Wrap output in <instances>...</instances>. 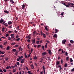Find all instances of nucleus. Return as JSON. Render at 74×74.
<instances>
[{
	"label": "nucleus",
	"mask_w": 74,
	"mask_h": 74,
	"mask_svg": "<svg viewBox=\"0 0 74 74\" xmlns=\"http://www.w3.org/2000/svg\"><path fill=\"white\" fill-rule=\"evenodd\" d=\"M41 47V46L40 45H38L37 46V48H39V47Z\"/></svg>",
	"instance_id": "obj_45"
},
{
	"label": "nucleus",
	"mask_w": 74,
	"mask_h": 74,
	"mask_svg": "<svg viewBox=\"0 0 74 74\" xmlns=\"http://www.w3.org/2000/svg\"><path fill=\"white\" fill-rule=\"evenodd\" d=\"M6 69H9V66H7L6 68Z\"/></svg>",
	"instance_id": "obj_64"
},
{
	"label": "nucleus",
	"mask_w": 74,
	"mask_h": 74,
	"mask_svg": "<svg viewBox=\"0 0 74 74\" xmlns=\"http://www.w3.org/2000/svg\"><path fill=\"white\" fill-rule=\"evenodd\" d=\"M66 40L65 39L62 40V43L63 44H65V43H66Z\"/></svg>",
	"instance_id": "obj_3"
},
{
	"label": "nucleus",
	"mask_w": 74,
	"mask_h": 74,
	"mask_svg": "<svg viewBox=\"0 0 74 74\" xmlns=\"http://www.w3.org/2000/svg\"><path fill=\"white\" fill-rule=\"evenodd\" d=\"M47 51H48V53H49V55H51V54H52V52L51 50H48Z\"/></svg>",
	"instance_id": "obj_7"
},
{
	"label": "nucleus",
	"mask_w": 74,
	"mask_h": 74,
	"mask_svg": "<svg viewBox=\"0 0 74 74\" xmlns=\"http://www.w3.org/2000/svg\"><path fill=\"white\" fill-rule=\"evenodd\" d=\"M16 30H20V29H19V26H18L17 27Z\"/></svg>",
	"instance_id": "obj_23"
},
{
	"label": "nucleus",
	"mask_w": 74,
	"mask_h": 74,
	"mask_svg": "<svg viewBox=\"0 0 74 74\" xmlns=\"http://www.w3.org/2000/svg\"><path fill=\"white\" fill-rule=\"evenodd\" d=\"M24 8H25V5H23L22 6V9H24Z\"/></svg>",
	"instance_id": "obj_29"
},
{
	"label": "nucleus",
	"mask_w": 74,
	"mask_h": 74,
	"mask_svg": "<svg viewBox=\"0 0 74 74\" xmlns=\"http://www.w3.org/2000/svg\"><path fill=\"white\" fill-rule=\"evenodd\" d=\"M57 37H58L57 34H54V36H53V37H54V38H57Z\"/></svg>",
	"instance_id": "obj_9"
},
{
	"label": "nucleus",
	"mask_w": 74,
	"mask_h": 74,
	"mask_svg": "<svg viewBox=\"0 0 74 74\" xmlns=\"http://www.w3.org/2000/svg\"><path fill=\"white\" fill-rule=\"evenodd\" d=\"M36 44H39V41H36Z\"/></svg>",
	"instance_id": "obj_50"
},
{
	"label": "nucleus",
	"mask_w": 74,
	"mask_h": 74,
	"mask_svg": "<svg viewBox=\"0 0 74 74\" xmlns=\"http://www.w3.org/2000/svg\"><path fill=\"white\" fill-rule=\"evenodd\" d=\"M60 64V62H59V61H58L57 62H56V65H58Z\"/></svg>",
	"instance_id": "obj_13"
},
{
	"label": "nucleus",
	"mask_w": 74,
	"mask_h": 74,
	"mask_svg": "<svg viewBox=\"0 0 74 74\" xmlns=\"http://www.w3.org/2000/svg\"><path fill=\"white\" fill-rule=\"evenodd\" d=\"M12 23V22L11 21H9L8 23V24L9 25H11Z\"/></svg>",
	"instance_id": "obj_5"
},
{
	"label": "nucleus",
	"mask_w": 74,
	"mask_h": 74,
	"mask_svg": "<svg viewBox=\"0 0 74 74\" xmlns=\"http://www.w3.org/2000/svg\"><path fill=\"white\" fill-rule=\"evenodd\" d=\"M16 41H19V40H20V38H17L16 40Z\"/></svg>",
	"instance_id": "obj_26"
},
{
	"label": "nucleus",
	"mask_w": 74,
	"mask_h": 74,
	"mask_svg": "<svg viewBox=\"0 0 74 74\" xmlns=\"http://www.w3.org/2000/svg\"><path fill=\"white\" fill-rule=\"evenodd\" d=\"M31 36V34H29L28 36H26V38H28V39H30L31 38V37L30 36Z\"/></svg>",
	"instance_id": "obj_4"
},
{
	"label": "nucleus",
	"mask_w": 74,
	"mask_h": 74,
	"mask_svg": "<svg viewBox=\"0 0 74 74\" xmlns=\"http://www.w3.org/2000/svg\"><path fill=\"white\" fill-rule=\"evenodd\" d=\"M42 48L43 50H44V46H42Z\"/></svg>",
	"instance_id": "obj_53"
},
{
	"label": "nucleus",
	"mask_w": 74,
	"mask_h": 74,
	"mask_svg": "<svg viewBox=\"0 0 74 74\" xmlns=\"http://www.w3.org/2000/svg\"><path fill=\"white\" fill-rule=\"evenodd\" d=\"M45 29L47 31H48V27H47V26L45 27Z\"/></svg>",
	"instance_id": "obj_27"
},
{
	"label": "nucleus",
	"mask_w": 74,
	"mask_h": 74,
	"mask_svg": "<svg viewBox=\"0 0 74 74\" xmlns=\"http://www.w3.org/2000/svg\"><path fill=\"white\" fill-rule=\"evenodd\" d=\"M11 67L12 68V69H14V68L15 67V66H12Z\"/></svg>",
	"instance_id": "obj_52"
},
{
	"label": "nucleus",
	"mask_w": 74,
	"mask_h": 74,
	"mask_svg": "<svg viewBox=\"0 0 74 74\" xmlns=\"http://www.w3.org/2000/svg\"><path fill=\"white\" fill-rule=\"evenodd\" d=\"M7 42L6 41L3 44L4 45H5V44H7Z\"/></svg>",
	"instance_id": "obj_43"
},
{
	"label": "nucleus",
	"mask_w": 74,
	"mask_h": 74,
	"mask_svg": "<svg viewBox=\"0 0 74 74\" xmlns=\"http://www.w3.org/2000/svg\"><path fill=\"white\" fill-rule=\"evenodd\" d=\"M33 49L31 48L30 50L31 53H32V52H33Z\"/></svg>",
	"instance_id": "obj_28"
},
{
	"label": "nucleus",
	"mask_w": 74,
	"mask_h": 74,
	"mask_svg": "<svg viewBox=\"0 0 74 74\" xmlns=\"http://www.w3.org/2000/svg\"><path fill=\"white\" fill-rule=\"evenodd\" d=\"M34 35H35V34H36V31H34L33 32Z\"/></svg>",
	"instance_id": "obj_36"
},
{
	"label": "nucleus",
	"mask_w": 74,
	"mask_h": 74,
	"mask_svg": "<svg viewBox=\"0 0 74 74\" xmlns=\"http://www.w3.org/2000/svg\"><path fill=\"white\" fill-rule=\"evenodd\" d=\"M8 33H12V31H8Z\"/></svg>",
	"instance_id": "obj_47"
},
{
	"label": "nucleus",
	"mask_w": 74,
	"mask_h": 74,
	"mask_svg": "<svg viewBox=\"0 0 74 74\" xmlns=\"http://www.w3.org/2000/svg\"><path fill=\"white\" fill-rule=\"evenodd\" d=\"M25 58H27V56L26 55L25 53Z\"/></svg>",
	"instance_id": "obj_32"
},
{
	"label": "nucleus",
	"mask_w": 74,
	"mask_h": 74,
	"mask_svg": "<svg viewBox=\"0 0 74 74\" xmlns=\"http://www.w3.org/2000/svg\"><path fill=\"white\" fill-rule=\"evenodd\" d=\"M42 31H41V32H40V35H41V36H42Z\"/></svg>",
	"instance_id": "obj_51"
},
{
	"label": "nucleus",
	"mask_w": 74,
	"mask_h": 74,
	"mask_svg": "<svg viewBox=\"0 0 74 74\" xmlns=\"http://www.w3.org/2000/svg\"><path fill=\"white\" fill-rule=\"evenodd\" d=\"M47 58H48L47 59L48 60H50L51 59L50 57H47Z\"/></svg>",
	"instance_id": "obj_41"
},
{
	"label": "nucleus",
	"mask_w": 74,
	"mask_h": 74,
	"mask_svg": "<svg viewBox=\"0 0 74 74\" xmlns=\"http://www.w3.org/2000/svg\"><path fill=\"white\" fill-rule=\"evenodd\" d=\"M18 58L17 59V61H19V60H20L21 61L22 60V58H23V56H21V57L18 56Z\"/></svg>",
	"instance_id": "obj_2"
},
{
	"label": "nucleus",
	"mask_w": 74,
	"mask_h": 74,
	"mask_svg": "<svg viewBox=\"0 0 74 74\" xmlns=\"http://www.w3.org/2000/svg\"><path fill=\"white\" fill-rule=\"evenodd\" d=\"M68 54V53H67V52H65V56H67V54Z\"/></svg>",
	"instance_id": "obj_48"
},
{
	"label": "nucleus",
	"mask_w": 74,
	"mask_h": 74,
	"mask_svg": "<svg viewBox=\"0 0 74 74\" xmlns=\"http://www.w3.org/2000/svg\"><path fill=\"white\" fill-rule=\"evenodd\" d=\"M43 73H44L42 71H41L40 72V74H43Z\"/></svg>",
	"instance_id": "obj_40"
},
{
	"label": "nucleus",
	"mask_w": 74,
	"mask_h": 74,
	"mask_svg": "<svg viewBox=\"0 0 74 74\" xmlns=\"http://www.w3.org/2000/svg\"><path fill=\"white\" fill-rule=\"evenodd\" d=\"M9 49H10V47L9 46H8L7 47V48L6 49V50H9Z\"/></svg>",
	"instance_id": "obj_25"
},
{
	"label": "nucleus",
	"mask_w": 74,
	"mask_h": 74,
	"mask_svg": "<svg viewBox=\"0 0 74 74\" xmlns=\"http://www.w3.org/2000/svg\"><path fill=\"white\" fill-rule=\"evenodd\" d=\"M42 68L43 70H45V67H44V66H42Z\"/></svg>",
	"instance_id": "obj_44"
},
{
	"label": "nucleus",
	"mask_w": 74,
	"mask_h": 74,
	"mask_svg": "<svg viewBox=\"0 0 74 74\" xmlns=\"http://www.w3.org/2000/svg\"><path fill=\"white\" fill-rule=\"evenodd\" d=\"M18 45H16L15 46V47H18Z\"/></svg>",
	"instance_id": "obj_62"
},
{
	"label": "nucleus",
	"mask_w": 74,
	"mask_h": 74,
	"mask_svg": "<svg viewBox=\"0 0 74 74\" xmlns=\"http://www.w3.org/2000/svg\"><path fill=\"white\" fill-rule=\"evenodd\" d=\"M43 38H46V35H45V34H43Z\"/></svg>",
	"instance_id": "obj_20"
},
{
	"label": "nucleus",
	"mask_w": 74,
	"mask_h": 74,
	"mask_svg": "<svg viewBox=\"0 0 74 74\" xmlns=\"http://www.w3.org/2000/svg\"><path fill=\"white\" fill-rule=\"evenodd\" d=\"M67 66V64L66 63L65 64L64 66L65 67H66Z\"/></svg>",
	"instance_id": "obj_31"
},
{
	"label": "nucleus",
	"mask_w": 74,
	"mask_h": 74,
	"mask_svg": "<svg viewBox=\"0 0 74 74\" xmlns=\"http://www.w3.org/2000/svg\"><path fill=\"white\" fill-rule=\"evenodd\" d=\"M9 28H10V29H12V27H11V25H9Z\"/></svg>",
	"instance_id": "obj_60"
},
{
	"label": "nucleus",
	"mask_w": 74,
	"mask_h": 74,
	"mask_svg": "<svg viewBox=\"0 0 74 74\" xmlns=\"http://www.w3.org/2000/svg\"><path fill=\"white\" fill-rule=\"evenodd\" d=\"M24 61H25V59H23L21 60V63H24Z\"/></svg>",
	"instance_id": "obj_8"
},
{
	"label": "nucleus",
	"mask_w": 74,
	"mask_h": 74,
	"mask_svg": "<svg viewBox=\"0 0 74 74\" xmlns=\"http://www.w3.org/2000/svg\"><path fill=\"white\" fill-rule=\"evenodd\" d=\"M31 54V53H30L29 54V55H28V57H30V55Z\"/></svg>",
	"instance_id": "obj_59"
},
{
	"label": "nucleus",
	"mask_w": 74,
	"mask_h": 74,
	"mask_svg": "<svg viewBox=\"0 0 74 74\" xmlns=\"http://www.w3.org/2000/svg\"><path fill=\"white\" fill-rule=\"evenodd\" d=\"M61 63L62 64L63 63V60L62 59L61 60Z\"/></svg>",
	"instance_id": "obj_46"
},
{
	"label": "nucleus",
	"mask_w": 74,
	"mask_h": 74,
	"mask_svg": "<svg viewBox=\"0 0 74 74\" xmlns=\"http://www.w3.org/2000/svg\"><path fill=\"white\" fill-rule=\"evenodd\" d=\"M4 30H5V29L4 27H3L2 29V32H4Z\"/></svg>",
	"instance_id": "obj_33"
},
{
	"label": "nucleus",
	"mask_w": 74,
	"mask_h": 74,
	"mask_svg": "<svg viewBox=\"0 0 74 74\" xmlns=\"http://www.w3.org/2000/svg\"><path fill=\"white\" fill-rule=\"evenodd\" d=\"M45 55H47V53L46 52H43L42 53V56H44Z\"/></svg>",
	"instance_id": "obj_12"
},
{
	"label": "nucleus",
	"mask_w": 74,
	"mask_h": 74,
	"mask_svg": "<svg viewBox=\"0 0 74 74\" xmlns=\"http://www.w3.org/2000/svg\"><path fill=\"white\" fill-rule=\"evenodd\" d=\"M55 33H58V29H55Z\"/></svg>",
	"instance_id": "obj_22"
},
{
	"label": "nucleus",
	"mask_w": 74,
	"mask_h": 74,
	"mask_svg": "<svg viewBox=\"0 0 74 74\" xmlns=\"http://www.w3.org/2000/svg\"><path fill=\"white\" fill-rule=\"evenodd\" d=\"M71 71H74V68L72 69L71 70Z\"/></svg>",
	"instance_id": "obj_56"
},
{
	"label": "nucleus",
	"mask_w": 74,
	"mask_h": 74,
	"mask_svg": "<svg viewBox=\"0 0 74 74\" xmlns=\"http://www.w3.org/2000/svg\"><path fill=\"white\" fill-rule=\"evenodd\" d=\"M12 51H13V52H15L16 51V50L15 49H13Z\"/></svg>",
	"instance_id": "obj_34"
},
{
	"label": "nucleus",
	"mask_w": 74,
	"mask_h": 74,
	"mask_svg": "<svg viewBox=\"0 0 74 74\" xmlns=\"http://www.w3.org/2000/svg\"><path fill=\"white\" fill-rule=\"evenodd\" d=\"M14 66H15V67H17L18 66V65H16V64H15L14 65Z\"/></svg>",
	"instance_id": "obj_49"
},
{
	"label": "nucleus",
	"mask_w": 74,
	"mask_h": 74,
	"mask_svg": "<svg viewBox=\"0 0 74 74\" xmlns=\"http://www.w3.org/2000/svg\"><path fill=\"white\" fill-rule=\"evenodd\" d=\"M70 60V62H73V59H72V58H71Z\"/></svg>",
	"instance_id": "obj_37"
},
{
	"label": "nucleus",
	"mask_w": 74,
	"mask_h": 74,
	"mask_svg": "<svg viewBox=\"0 0 74 74\" xmlns=\"http://www.w3.org/2000/svg\"><path fill=\"white\" fill-rule=\"evenodd\" d=\"M16 64L17 65H19V62H16Z\"/></svg>",
	"instance_id": "obj_57"
},
{
	"label": "nucleus",
	"mask_w": 74,
	"mask_h": 74,
	"mask_svg": "<svg viewBox=\"0 0 74 74\" xmlns=\"http://www.w3.org/2000/svg\"><path fill=\"white\" fill-rule=\"evenodd\" d=\"M70 5H71V7H73V8H74V4L71 3H68V5H66L65 6H66V7H69V6H70Z\"/></svg>",
	"instance_id": "obj_1"
},
{
	"label": "nucleus",
	"mask_w": 74,
	"mask_h": 74,
	"mask_svg": "<svg viewBox=\"0 0 74 74\" xmlns=\"http://www.w3.org/2000/svg\"><path fill=\"white\" fill-rule=\"evenodd\" d=\"M3 71L4 72H7V70L5 69H4L3 70Z\"/></svg>",
	"instance_id": "obj_38"
},
{
	"label": "nucleus",
	"mask_w": 74,
	"mask_h": 74,
	"mask_svg": "<svg viewBox=\"0 0 74 74\" xmlns=\"http://www.w3.org/2000/svg\"><path fill=\"white\" fill-rule=\"evenodd\" d=\"M4 25H5V27L8 26V24H7V23H5Z\"/></svg>",
	"instance_id": "obj_21"
},
{
	"label": "nucleus",
	"mask_w": 74,
	"mask_h": 74,
	"mask_svg": "<svg viewBox=\"0 0 74 74\" xmlns=\"http://www.w3.org/2000/svg\"><path fill=\"white\" fill-rule=\"evenodd\" d=\"M3 19L1 18L0 20V23H2L3 22Z\"/></svg>",
	"instance_id": "obj_11"
},
{
	"label": "nucleus",
	"mask_w": 74,
	"mask_h": 74,
	"mask_svg": "<svg viewBox=\"0 0 74 74\" xmlns=\"http://www.w3.org/2000/svg\"><path fill=\"white\" fill-rule=\"evenodd\" d=\"M35 41H36V40L35 39H34L32 41L33 44H34V43L36 42Z\"/></svg>",
	"instance_id": "obj_14"
},
{
	"label": "nucleus",
	"mask_w": 74,
	"mask_h": 74,
	"mask_svg": "<svg viewBox=\"0 0 74 74\" xmlns=\"http://www.w3.org/2000/svg\"><path fill=\"white\" fill-rule=\"evenodd\" d=\"M27 42H30V40L29 39L27 40Z\"/></svg>",
	"instance_id": "obj_61"
},
{
	"label": "nucleus",
	"mask_w": 74,
	"mask_h": 74,
	"mask_svg": "<svg viewBox=\"0 0 74 74\" xmlns=\"http://www.w3.org/2000/svg\"><path fill=\"white\" fill-rule=\"evenodd\" d=\"M14 44H15V43L12 42L11 44V45H14Z\"/></svg>",
	"instance_id": "obj_55"
},
{
	"label": "nucleus",
	"mask_w": 74,
	"mask_h": 74,
	"mask_svg": "<svg viewBox=\"0 0 74 74\" xmlns=\"http://www.w3.org/2000/svg\"><path fill=\"white\" fill-rule=\"evenodd\" d=\"M31 72V71H28L27 73H28V74H33L32 73H30Z\"/></svg>",
	"instance_id": "obj_24"
},
{
	"label": "nucleus",
	"mask_w": 74,
	"mask_h": 74,
	"mask_svg": "<svg viewBox=\"0 0 74 74\" xmlns=\"http://www.w3.org/2000/svg\"><path fill=\"white\" fill-rule=\"evenodd\" d=\"M70 42L71 43H74V41H73V40H71L70 41Z\"/></svg>",
	"instance_id": "obj_39"
},
{
	"label": "nucleus",
	"mask_w": 74,
	"mask_h": 74,
	"mask_svg": "<svg viewBox=\"0 0 74 74\" xmlns=\"http://www.w3.org/2000/svg\"><path fill=\"white\" fill-rule=\"evenodd\" d=\"M4 53H5V52L4 51L2 52V54H4Z\"/></svg>",
	"instance_id": "obj_58"
},
{
	"label": "nucleus",
	"mask_w": 74,
	"mask_h": 74,
	"mask_svg": "<svg viewBox=\"0 0 74 74\" xmlns=\"http://www.w3.org/2000/svg\"><path fill=\"white\" fill-rule=\"evenodd\" d=\"M31 67L32 69H34V66H33V64L31 65Z\"/></svg>",
	"instance_id": "obj_17"
},
{
	"label": "nucleus",
	"mask_w": 74,
	"mask_h": 74,
	"mask_svg": "<svg viewBox=\"0 0 74 74\" xmlns=\"http://www.w3.org/2000/svg\"><path fill=\"white\" fill-rule=\"evenodd\" d=\"M9 36V34H6L5 35V36L6 37H7L8 36Z\"/></svg>",
	"instance_id": "obj_35"
},
{
	"label": "nucleus",
	"mask_w": 74,
	"mask_h": 74,
	"mask_svg": "<svg viewBox=\"0 0 74 74\" xmlns=\"http://www.w3.org/2000/svg\"><path fill=\"white\" fill-rule=\"evenodd\" d=\"M23 49L22 48H21V46H20V47L18 48V51H22Z\"/></svg>",
	"instance_id": "obj_6"
},
{
	"label": "nucleus",
	"mask_w": 74,
	"mask_h": 74,
	"mask_svg": "<svg viewBox=\"0 0 74 74\" xmlns=\"http://www.w3.org/2000/svg\"><path fill=\"white\" fill-rule=\"evenodd\" d=\"M5 60H6V61H8V59H9V58H5Z\"/></svg>",
	"instance_id": "obj_30"
},
{
	"label": "nucleus",
	"mask_w": 74,
	"mask_h": 74,
	"mask_svg": "<svg viewBox=\"0 0 74 74\" xmlns=\"http://www.w3.org/2000/svg\"><path fill=\"white\" fill-rule=\"evenodd\" d=\"M8 40H11V37H8Z\"/></svg>",
	"instance_id": "obj_54"
},
{
	"label": "nucleus",
	"mask_w": 74,
	"mask_h": 74,
	"mask_svg": "<svg viewBox=\"0 0 74 74\" xmlns=\"http://www.w3.org/2000/svg\"><path fill=\"white\" fill-rule=\"evenodd\" d=\"M10 36H11L12 38H14L15 37V36H14V34H12Z\"/></svg>",
	"instance_id": "obj_10"
},
{
	"label": "nucleus",
	"mask_w": 74,
	"mask_h": 74,
	"mask_svg": "<svg viewBox=\"0 0 74 74\" xmlns=\"http://www.w3.org/2000/svg\"><path fill=\"white\" fill-rule=\"evenodd\" d=\"M16 51V52L15 53V55H16V56H17V55H18V50H17Z\"/></svg>",
	"instance_id": "obj_15"
},
{
	"label": "nucleus",
	"mask_w": 74,
	"mask_h": 74,
	"mask_svg": "<svg viewBox=\"0 0 74 74\" xmlns=\"http://www.w3.org/2000/svg\"><path fill=\"white\" fill-rule=\"evenodd\" d=\"M37 59V58L36 57V56H35L34 58V59L36 60Z\"/></svg>",
	"instance_id": "obj_18"
},
{
	"label": "nucleus",
	"mask_w": 74,
	"mask_h": 74,
	"mask_svg": "<svg viewBox=\"0 0 74 74\" xmlns=\"http://www.w3.org/2000/svg\"><path fill=\"white\" fill-rule=\"evenodd\" d=\"M10 3H12V4L14 3V1H13V0H10Z\"/></svg>",
	"instance_id": "obj_19"
},
{
	"label": "nucleus",
	"mask_w": 74,
	"mask_h": 74,
	"mask_svg": "<svg viewBox=\"0 0 74 74\" xmlns=\"http://www.w3.org/2000/svg\"><path fill=\"white\" fill-rule=\"evenodd\" d=\"M8 11H7V10H4V12H5V13H7V14H8L9 12H8Z\"/></svg>",
	"instance_id": "obj_16"
},
{
	"label": "nucleus",
	"mask_w": 74,
	"mask_h": 74,
	"mask_svg": "<svg viewBox=\"0 0 74 74\" xmlns=\"http://www.w3.org/2000/svg\"><path fill=\"white\" fill-rule=\"evenodd\" d=\"M0 48H3V45H0Z\"/></svg>",
	"instance_id": "obj_63"
},
{
	"label": "nucleus",
	"mask_w": 74,
	"mask_h": 74,
	"mask_svg": "<svg viewBox=\"0 0 74 74\" xmlns=\"http://www.w3.org/2000/svg\"><path fill=\"white\" fill-rule=\"evenodd\" d=\"M66 60H69V58L68 57H67L66 58Z\"/></svg>",
	"instance_id": "obj_42"
}]
</instances>
